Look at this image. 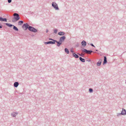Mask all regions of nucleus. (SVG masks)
<instances>
[{
	"label": "nucleus",
	"mask_w": 126,
	"mask_h": 126,
	"mask_svg": "<svg viewBox=\"0 0 126 126\" xmlns=\"http://www.w3.org/2000/svg\"><path fill=\"white\" fill-rule=\"evenodd\" d=\"M13 16H14V18L15 19H13L12 21L13 22L18 21L20 18L19 15L17 13H14Z\"/></svg>",
	"instance_id": "1"
},
{
	"label": "nucleus",
	"mask_w": 126,
	"mask_h": 126,
	"mask_svg": "<svg viewBox=\"0 0 126 126\" xmlns=\"http://www.w3.org/2000/svg\"><path fill=\"white\" fill-rule=\"evenodd\" d=\"M82 51L83 52H84L87 54H91L92 52H93V51L91 50H88L84 48H82L81 49Z\"/></svg>",
	"instance_id": "2"
},
{
	"label": "nucleus",
	"mask_w": 126,
	"mask_h": 126,
	"mask_svg": "<svg viewBox=\"0 0 126 126\" xmlns=\"http://www.w3.org/2000/svg\"><path fill=\"white\" fill-rule=\"evenodd\" d=\"M52 6L56 9L59 10V8H58L57 4L55 2H54L52 3Z\"/></svg>",
	"instance_id": "3"
},
{
	"label": "nucleus",
	"mask_w": 126,
	"mask_h": 126,
	"mask_svg": "<svg viewBox=\"0 0 126 126\" xmlns=\"http://www.w3.org/2000/svg\"><path fill=\"white\" fill-rule=\"evenodd\" d=\"M29 30L31 31L34 32H37V30L33 27L30 26L29 27Z\"/></svg>",
	"instance_id": "4"
},
{
	"label": "nucleus",
	"mask_w": 126,
	"mask_h": 126,
	"mask_svg": "<svg viewBox=\"0 0 126 126\" xmlns=\"http://www.w3.org/2000/svg\"><path fill=\"white\" fill-rule=\"evenodd\" d=\"M30 26L27 23H26L23 24L22 26V27L24 30H26L28 29H29Z\"/></svg>",
	"instance_id": "5"
},
{
	"label": "nucleus",
	"mask_w": 126,
	"mask_h": 126,
	"mask_svg": "<svg viewBox=\"0 0 126 126\" xmlns=\"http://www.w3.org/2000/svg\"><path fill=\"white\" fill-rule=\"evenodd\" d=\"M65 38V36H63L60 38L59 41L60 42H61L62 43L64 41Z\"/></svg>",
	"instance_id": "6"
},
{
	"label": "nucleus",
	"mask_w": 126,
	"mask_h": 126,
	"mask_svg": "<svg viewBox=\"0 0 126 126\" xmlns=\"http://www.w3.org/2000/svg\"><path fill=\"white\" fill-rule=\"evenodd\" d=\"M44 43L45 44L47 45L49 44H55V42L50 41L47 42H45Z\"/></svg>",
	"instance_id": "7"
},
{
	"label": "nucleus",
	"mask_w": 126,
	"mask_h": 126,
	"mask_svg": "<svg viewBox=\"0 0 126 126\" xmlns=\"http://www.w3.org/2000/svg\"><path fill=\"white\" fill-rule=\"evenodd\" d=\"M121 112L122 115H126V110L123 108Z\"/></svg>",
	"instance_id": "8"
},
{
	"label": "nucleus",
	"mask_w": 126,
	"mask_h": 126,
	"mask_svg": "<svg viewBox=\"0 0 126 126\" xmlns=\"http://www.w3.org/2000/svg\"><path fill=\"white\" fill-rule=\"evenodd\" d=\"M18 113L17 112H13L12 113L11 115L13 117H15L18 114Z\"/></svg>",
	"instance_id": "9"
},
{
	"label": "nucleus",
	"mask_w": 126,
	"mask_h": 126,
	"mask_svg": "<svg viewBox=\"0 0 126 126\" xmlns=\"http://www.w3.org/2000/svg\"><path fill=\"white\" fill-rule=\"evenodd\" d=\"M55 42H56L57 43V46L58 47H59L60 45L62 44V43L60 42L59 41L58 42L57 41H55Z\"/></svg>",
	"instance_id": "10"
},
{
	"label": "nucleus",
	"mask_w": 126,
	"mask_h": 126,
	"mask_svg": "<svg viewBox=\"0 0 126 126\" xmlns=\"http://www.w3.org/2000/svg\"><path fill=\"white\" fill-rule=\"evenodd\" d=\"M81 44L82 46H85L86 45V42L84 40H83L81 42Z\"/></svg>",
	"instance_id": "11"
},
{
	"label": "nucleus",
	"mask_w": 126,
	"mask_h": 126,
	"mask_svg": "<svg viewBox=\"0 0 126 126\" xmlns=\"http://www.w3.org/2000/svg\"><path fill=\"white\" fill-rule=\"evenodd\" d=\"M102 62L101 59H100L99 60L98 62L97 63V65L98 66H100L101 65V62Z\"/></svg>",
	"instance_id": "12"
},
{
	"label": "nucleus",
	"mask_w": 126,
	"mask_h": 126,
	"mask_svg": "<svg viewBox=\"0 0 126 126\" xmlns=\"http://www.w3.org/2000/svg\"><path fill=\"white\" fill-rule=\"evenodd\" d=\"M65 34V33L63 32H59L58 33V34L60 35H63Z\"/></svg>",
	"instance_id": "13"
},
{
	"label": "nucleus",
	"mask_w": 126,
	"mask_h": 126,
	"mask_svg": "<svg viewBox=\"0 0 126 126\" xmlns=\"http://www.w3.org/2000/svg\"><path fill=\"white\" fill-rule=\"evenodd\" d=\"M19 85V83L17 82H15L14 83V86L16 87H17Z\"/></svg>",
	"instance_id": "14"
},
{
	"label": "nucleus",
	"mask_w": 126,
	"mask_h": 126,
	"mask_svg": "<svg viewBox=\"0 0 126 126\" xmlns=\"http://www.w3.org/2000/svg\"><path fill=\"white\" fill-rule=\"evenodd\" d=\"M73 56L76 58H78L79 57V56L75 53H73Z\"/></svg>",
	"instance_id": "15"
},
{
	"label": "nucleus",
	"mask_w": 126,
	"mask_h": 126,
	"mask_svg": "<svg viewBox=\"0 0 126 126\" xmlns=\"http://www.w3.org/2000/svg\"><path fill=\"white\" fill-rule=\"evenodd\" d=\"M107 63V58L106 56L104 57V61L103 63L105 64Z\"/></svg>",
	"instance_id": "16"
},
{
	"label": "nucleus",
	"mask_w": 126,
	"mask_h": 126,
	"mask_svg": "<svg viewBox=\"0 0 126 126\" xmlns=\"http://www.w3.org/2000/svg\"><path fill=\"white\" fill-rule=\"evenodd\" d=\"M80 60L82 62H85V60L83 58H82L81 57H80L79 58Z\"/></svg>",
	"instance_id": "17"
},
{
	"label": "nucleus",
	"mask_w": 126,
	"mask_h": 126,
	"mask_svg": "<svg viewBox=\"0 0 126 126\" xmlns=\"http://www.w3.org/2000/svg\"><path fill=\"white\" fill-rule=\"evenodd\" d=\"M6 25L9 26V27H11L12 26H13L14 25L8 23H6Z\"/></svg>",
	"instance_id": "18"
},
{
	"label": "nucleus",
	"mask_w": 126,
	"mask_h": 126,
	"mask_svg": "<svg viewBox=\"0 0 126 126\" xmlns=\"http://www.w3.org/2000/svg\"><path fill=\"white\" fill-rule=\"evenodd\" d=\"M65 51L67 54H69V51L68 50L67 48H65Z\"/></svg>",
	"instance_id": "19"
},
{
	"label": "nucleus",
	"mask_w": 126,
	"mask_h": 126,
	"mask_svg": "<svg viewBox=\"0 0 126 126\" xmlns=\"http://www.w3.org/2000/svg\"><path fill=\"white\" fill-rule=\"evenodd\" d=\"M13 26L14 27L13 29L14 30L16 31H18V29L14 25Z\"/></svg>",
	"instance_id": "20"
},
{
	"label": "nucleus",
	"mask_w": 126,
	"mask_h": 126,
	"mask_svg": "<svg viewBox=\"0 0 126 126\" xmlns=\"http://www.w3.org/2000/svg\"><path fill=\"white\" fill-rule=\"evenodd\" d=\"M23 23V21H20L18 22V25H21Z\"/></svg>",
	"instance_id": "21"
},
{
	"label": "nucleus",
	"mask_w": 126,
	"mask_h": 126,
	"mask_svg": "<svg viewBox=\"0 0 126 126\" xmlns=\"http://www.w3.org/2000/svg\"><path fill=\"white\" fill-rule=\"evenodd\" d=\"M1 21H7V20L5 18H2V20H1Z\"/></svg>",
	"instance_id": "22"
},
{
	"label": "nucleus",
	"mask_w": 126,
	"mask_h": 126,
	"mask_svg": "<svg viewBox=\"0 0 126 126\" xmlns=\"http://www.w3.org/2000/svg\"><path fill=\"white\" fill-rule=\"evenodd\" d=\"M89 91L90 93H92L93 92V90L92 89L90 88L89 89Z\"/></svg>",
	"instance_id": "23"
},
{
	"label": "nucleus",
	"mask_w": 126,
	"mask_h": 126,
	"mask_svg": "<svg viewBox=\"0 0 126 126\" xmlns=\"http://www.w3.org/2000/svg\"><path fill=\"white\" fill-rule=\"evenodd\" d=\"M54 32L55 33H57V30L56 29H54Z\"/></svg>",
	"instance_id": "24"
},
{
	"label": "nucleus",
	"mask_w": 126,
	"mask_h": 126,
	"mask_svg": "<svg viewBox=\"0 0 126 126\" xmlns=\"http://www.w3.org/2000/svg\"><path fill=\"white\" fill-rule=\"evenodd\" d=\"M78 54L79 55L81 56L82 57H83L84 56V55L83 54Z\"/></svg>",
	"instance_id": "25"
},
{
	"label": "nucleus",
	"mask_w": 126,
	"mask_h": 126,
	"mask_svg": "<svg viewBox=\"0 0 126 126\" xmlns=\"http://www.w3.org/2000/svg\"><path fill=\"white\" fill-rule=\"evenodd\" d=\"M122 115L121 114V113H118L117 114V116L120 115Z\"/></svg>",
	"instance_id": "26"
},
{
	"label": "nucleus",
	"mask_w": 126,
	"mask_h": 126,
	"mask_svg": "<svg viewBox=\"0 0 126 126\" xmlns=\"http://www.w3.org/2000/svg\"><path fill=\"white\" fill-rule=\"evenodd\" d=\"M49 40H51L53 41L54 42H55V41H56V40L53 39L51 38H49Z\"/></svg>",
	"instance_id": "27"
},
{
	"label": "nucleus",
	"mask_w": 126,
	"mask_h": 126,
	"mask_svg": "<svg viewBox=\"0 0 126 126\" xmlns=\"http://www.w3.org/2000/svg\"><path fill=\"white\" fill-rule=\"evenodd\" d=\"M72 52H74V51L73 49H71L70 50Z\"/></svg>",
	"instance_id": "28"
},
{
	"label": "nucleus",
	"mask_w": 126,
	"mask_h": 126,
	"mask_svg": "<svg viewBox=\"0 0 126 126\" xmlns=\"http://www.w3.org/2000/svg\"><path fill=\"white\" fill-rule=\"evenodd\" d=\"M11 1H12V0H8V2L9 3H10L11 2Z\"/></svg>",
	"instance_id": "29"
},
{
	"label": "nucleus",
	"mask_w": 126,
	"mask_h": 126,
	"mask_svg": "<svg viewBox=\"0 0 126 126\" xmlns=\"http://www.w3.org/2000/svg\"><path fill=\"white\" fill-rule=\"evenodd\" d=\"M90 45H91L93 47H94V45L93 44H91Z\"/></svg>",
	"instance_id": "30"
},
{
	"label": "nucleus",
	"mask_w": 126,
	"mask_h": 126,
	"mask_svg": "<svg viewBox=\"0 0 126 126\" xmlns=\"http://www.w3.org/2000/svg\"><path fill=\"white\" fill-rule=\"evenodd\" d=\"M2 27V26L1 25H0V28H1Z\"/></svg>",
	"instance_id": "31"
},
{
	"label": "nucleus",
	"mask_w": 126,
	"mask_h": 126,
	"mask_svg": "<svg viewBox=\"0 0 126 126\" xmlns=\"http://www.w3.org/2000/svg\"><path fill=\"white\" fill-rule=\"evenodd\" d=\"M2 18L1 17H0V21H1V20H2Z\"/></svg>",
	"instance_id": "32"
},
{
	"label": "nucleus",
	"mask_w": 126,
	"mask_h": 126,
	"mask_svg": "<svg viewBox=\"0 0 126 126\" xmlns=\"http://www.w3.org/2000/svg\"><path fill=\"white\" fill-rule=\"evenodd\" d=\"M48 32V30L47 29L46 31V32Z\"/></svg>",
	"instance_id": "33"
}]
</instances>
